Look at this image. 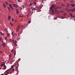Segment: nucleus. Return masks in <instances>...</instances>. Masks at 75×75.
<instances>
[{
  "label": "nucleus",
  "instance_id": "obj_1",
  "mask_svg": "<svg viewBox=\"0 0 75 75\" xmlns=\"http://www.w3.org/2000/svg\"><path fill=\"white\" fill-rule=\"evenodd\" d=\"M55 5H53L52 6L50 7V10H52L53 9L52 8H53V7H55Z\"/></svg>",
  "mask_w": 75,
  "mask_h": 75
},
{
  "label": "nucleus",
  "instance_id": "obj_2",
  "mask_svg": "<svg viewBox=\"0 0 75 75\" xmlns=\"http://www.w3.org/2000/svg\"><path fill=\"white\" fill-rule=\"evenodd\" d=\"M71 6L72 7H74L75 6V4H74L73 3L71 4Z\"/></svg>",
  "mask_w": 75,
  "mask_h": 75
},
{
  "label": "nucleus",
  "instance_id": "obj_3",
  "mask_svg": "<svg viewBox=\"0 0 75 75\" xmlns=\"http://www.w3.org/2000/svg\"><path fill=\"white\" fill-rule=\"evenodd\" d=\"M9 6H10V7H11V8H12V10H13V6H12V5H11V4H10Z\"/></svg>",
  "mask_w": 75,
  "mask_h": 75
},
{
  "label": "nucleus",
  "instance_id": "obj_4",
  "mask_svg": "<svg viewBox=\"0 0 75 75\" xmlns=\"http://www.w3.org/2000/svg\"><path fill=\"white\" fill-rule=\"evenodd\" d=\"M5 45H6V42H5V43L2 44V45L4 47H5Z\"/></svg>",
  "mask_w": 75,
  "mask_h": 75
},
{
  "label": "nucleus",
  "instance_id": "obj_5",
  "mask_svg": "<svg viewBox=\"0 0 75 75\" xmlns=\"http://www.w3.org/2000/svg\"><path fill=\"white\" fill-rule=\"evenodd\" d=\"M70 6V4L69 3H67V7H69V6Z\"/></svg>",
  "mask_w": 75,
  "mask_h": 75
},
{
  "label": "nucleus",
  "instance_id": "obj_6",
  "mask_svg": "<svg viewBox=\"0 0 75 75\" xmlns=\"http://www.w3.org/2000/svg\"><path fill=\"white\" fill-rule=\"evenodd\" d=\"M17 29H19V30H20V26H18L17 28Z\"/></svg>",
  "mask_w": 75,
  "mask_h": 75
},
{
  "label": "nucleus",
  "instance_id": "obj_7",
  "mask_svg": "<svg viewBox=\"0 0 75 75\" xmlns=\"http://www.w3.org/2000/svg\"><path fill=\"white\" fill-rule=\"evenodd\" d=\"M10 19H11V16H8V19L10 20Z\"/></svg>",
  "mask_w": 75,
  "mask_h": 75
},
{
  "label": "nucleus",
  "instance_id": "obj_8",
  "mask_svg": "<svg viewBox=\"0 0 75 75\" xmlns=\"http://www.w3.org/2000/svg\"><path fill=\"white\" fill-rule=\"evenodd\" d=\"M14 7H17V5L16 4H14Z\"/></svg>",
  "mask_w": 75,
  "mask_h": 75
},
{
  "label": "nucleus",
  "instance_id": "obj_9",
  "mask_svg": "<svg viewBox=\"0 0 75 75\" xmlns=\"http://www.w3.org/2000/svg\"><path fill=\"white\" fill-rule=\"evenodd\" d=\"M18 66H17L16 67L15 69H17V70H18Z\"/></svg>",
  "mask_w": 75,
  "mask_h": 75
},
{
  "label": "nucleus",
  "instance_id": "obj_10",
  "mask_svg": "<svg viewBox=\"0 0 75 75\" xmlns=\"http://www.w3.org/2000/svg\"><path fill=\"white\" fill-rule=\"evenodd\" d=\"M14 67V66H13L11 68H10V70H11V69H12Z\"/></svg>",
  "mask_w": 75,
  "mask_h": 75
},
{
  "label": "nucleus",
  "instance_id": "obj_11",
  "mask_svg": "<svg viewBox=\"0 0 75 75\" xmlns=\"http://www.w3.org/2000/svg\"><path fill=\"white\" fill-rule=\"evenodd\" d=\"M16 12L17 13H19V12L18 11V10L17 9H16Z\"/></svg>",
  "mask_w": 75,
  "mask_h": 75
},
{
  "label": "nucleus",
  "instance_id": "obj_12",
  "mask_svg": "<svg viewBox=\"0 0 75 75\" xmlns=\"http://www.w3.org/2000/svg\"><path fill=\"white\" fill-rule=\"evenodd\" d=\"M4 68L5 69H6V65H5V64H4Z\"/></svg>",
  "mask_w": 75,
  "mask_h": 75
},
{
  "label": "nucleus",
  "instance_id": "obj_13",
  "mask_svg": "<svg viewBox=\"0 0 75 75\" xmlns=\"http://www.w3.org/2000/svg\"><path fill=\"white\" fill-rule=\"evenodd\" d=\"M69 15H70V16H71L72 17V13H69Z\"/></svg>",
  "mask_w": 75,
  "mask_h": 75
},
{
  "label": "nucleus",
  "instance_id": "obj_14",
  "mask_svg": "<svg viewBox=\"0 0 75 75\" xmlns=\"http://www.w3.org/2000/svg\"><path fill=\"white\" fill-rule=\"evenodd\" d=\"M16 32H18L19 31V29H17V28H16Z\"/></svg>",
  "mask_w": 75,
  "mask_h": 75
},
{
  "label": "nucleus",
  "instance_id": "obj_15",
  "mask_svg": "<svg viewBox=\"0 0 75 75\" xmlns=\"http://www.w3.org/2000/svg\"><path fill=\"white\" fill-rule=\"evenodd\" d=\"M0 34L2 35H4V34L2 32H0Z\"/></svg>",
  "mask_w": 75,
  "mask_h": 75
},
{
  "label": "nucleus",
  "instance_id": "obj_16",
  "mask_svg": "<svg viewBox=\"0 0 75 75\" xmlns=\"http://www.w3.org/2000/svg\"><path fill=\"white\" fill-rule=\"evenodd\" d=\"M14 70H15V69H12V72H14Z\"/></svg>",
  "mask_w": 75,
  "mask_h": 75
},
{
  "label": "nucleus",
  "instance_id": "obj_17",
  "mask_svg": "<svg viewBox=\"0 0 75 75\" xmlns=\"http://www.w3.org/2000/svg\"><path fill=\"white\" fill-rule=\"evenodd\" d=\"M71 11H75V9H71Z\"/></svg>",
  "mask_w": 75,
  "mask_h": 75
},
{
  "label": "nucleus",
  "instance_id": "obj_18",
  "mask_svg": "<svg viewBox=\"0 0 75 75\" xmlns=\"http://www.w3.org/2000/svg\"><path fill=\"white\" fill-rule=\"evenodd\" d=\"M58 8V6L56 7L55 8H54V10H56V9H57V8Z\"/></svg>",
  "mask_w": 75,
  "mask_h": 75
},
{
  "label": "nucleus",
  "instance_id": "obj_19",
  "mask_svg": "<svg viewBox=\"0 0 75 75\" xmlns=\"http://www.w3.org/2000/svg\"><path fill=\"white\" fill-rule=\"evenodd\" d=\"M10 25H12V27H13V24H12V23H10Z\"/></svg>",
  "mask_w": 75,
  "mask_h": 75
},
{
  "label": "nucleus",
  "instance_id": "obj_20",
  "mask_svg": "<svg viewBox=\"0 0 75 75\" xmlns=\"http://www.w3.org/2000/svg\"><path fill=\"white\" fill-rule=\"evenodd\" d=\"M5 65L4 64H2L1 65V66L2 67H3V65Z\"/></svg>",
  "mask_w": 75,
  "mask_h": 75
},
{
  "label": "nucleus",
  "instance_id": "obj_21",
  "mask_svg": "<svg viewBox=\"0 0 75 75\" xmlns=\"http://www.w3.org/2000/svg\"><path fill=\"white\" fill-rule=\"evenodd\" d=\"M29 3H30L29 5H30V6H31V5H32V4L31 3V2H30Z\"/></svg>",
  "mask_w": 75,
  "mask_h": 75
},
{
  "label": "nucleus",
  "instance_id": "obj_22",
  "mask_svg": "<svg viewBox=\"0 0 75 75\" xmlns=\"http://www.w3.org/2000/svg\"><path fill=\"white\" fill-rule=\"evenodd\" d=\"M8 9L9 11H10V8L9 7H8Z\"/></svg>",
  "mask_w": 75,
  "mask_h": 75
},
{
  "label": "nucleus",
  "instance_id": "obj_23",
  "mask_svg": "<svg viewBox=\"0 0 75 75\" xmlns=\"http://www.w3.org/2000/svg\"><path fill=\"white\" fill-rule=\"evenodd\" d=\"M3 6L4 7H6V5H5V4H3Z\"/></svg>",
  "mask_w": 75,
  "mask_h": 75
},
{
  "label": "nucleus",
  "instance_id": "obj_24",
  "mask_svg": "<svg viewBox=\"0 0 75 75\" xmlns=\"http://www.w3.org/2000/svg\"><path fill=\"white\" fill-rule=\"evenodd\" d=\"M15 42V43H17V42L16 40H15L14 42Z\"/></svg>",
  "mask_w": 75,
  "mask_h": 75
},
{
  "label": "nucleus",
  "instance_id": "obj_25",
  "mask_svg": "<svg viewBox=\"0 0 75 75\" xmlns=\"http://www.w3.org/2000/svg\"><path fill=\"white\" fill-rule=\"evenodd\" d=\"M9 41L10 42H11V41H12V40H11V39H9Z\"/></svg>",
  "mask_w": 75,
  "mask_h": 75
},
{
  "label": "nucleus",
  "instance_id": "obj_26",
  "mask_svg": "<svg viewBox=\"0 0 75 75\" xmlns=\"http://www.w3.org/2000/svg\"><path fill=\"white\" fill-rule=\"evenodd\" d=\"M62 18H61L62 19H64V18H65V17H62Z\"/></svg>",
  "mask_w": 75,
  "mask_h": 75
},
{
  "label": "nucleus",
  "instance_id": "obj_27",
  "mask_svg": "<svg viewBox=\"0 0 75 75\" xmlns=\"http://www.w3.org/2000/svg\"><path fill=\"white\" fill-rule=\"evenodd\" d=\"M61 12H62V13H64V11H61L60 12V13H61Z\"/></svg>",
  "mask_w": 75,
  "mask_h": 75
},
{
  "label": "nucleus",
  "instance_id": "obj_28",
  "mask_svg": "<svg viewBox=\"0 0 75 75\" xmlns=\"http://www.w3.org/2000/svg\"><path fill=\"white\" fill-rule=\"evenodd\" d=\"M21 6L23 7V8H24L25 7L24 6V5H21Z\"/></svg>",
  "mask_w": 75,
  "mask_h": 75
},
{
  "label": "nucleus",
  "instance_id": "obj_29",
  "mask_svg": "<svg viewBox=\"0 0 75 75\" xmlns=\"http://www.w3.org/2000/svg\"><path fill=\"white\" fill-rule=\"evenodd\" d=\"M12 21H14V19H13V18H12Z\"/></svg>",
  "mask_w": 75,
  "mask_h": 75
},
{
  "label": "nucleus",
  "instance_id": "obj_30",
  "mask_svg": "<svg viewBox=\"0 0 75 75\" xmlns=\"http://www.w3.org/2000/svg\"><path fill=\"white\" fill-rule=\"evenodd\" d=\"M53 19H54V20H57V18H53Z\"/></svg>",
  "mask_w": 75,
  "mask_h": 75
},
{
  "label": "nucleus",
  "instance_id": "obj_31",
  "mask_svg": "<svg viewBox=\"0 0 75 75\" xmlns=\"http://www.w3.org/2000/svg\"><path fill=\"white\" fill-rule=\"evenodd\" d=\"M33 8V7H32L31 8V9H32V10H33V11H34V9H33V8Z\"/></svg>",
  "mask_w": 75,
  "mask_h": 75
},
{
  "label": "nucleus",
  "instance_id": "obj_32",
  "mask_svg": "<svg viewBox=\"0 0 75 75\" xmlns=\"http://www.w3.org/2000/svg\"><path fill=\"white\" fill-rule=\"evenodd\" d=\"M64 16H66L67 15V14H66V13H64L63 14Z\"/></svg>",
  "mask_w": 75,
  "mask_h": 75
},
{
  "label": "nucleus",
  "instance_id": "obj_33",
  "mask_svg": "<svg viewBox=\"0 0 75 75\" xmlns=\"http://www.w3.org/2000/svg\"><path fill=\"white\" fill-rule=\"evenodd\" d=\"M13 43H14V45H16V46H17V44H16V43H15V42H13Z\"/></svg>",
  "mask_w": 75,
  "mask_h": 75
},
{
  "label": "nucleus",
  "instance_id": "obj_34",
  "mask_svg": "<svg viewBox=\"0 0 75 75\" xmlns=\"http://www.w3.org/2000/svg\"><path fill=\"white\" fill-rule=\"evenodd\" d=\"M16 52H14V55H15H15H16Z\"/></svg>",
  "mask_w": 75,
  "mask_h": 75
},
{
  "label": "nucleus",
  "instance_id": "obj_35",
  "mask_svg": "<svg viewBox=\"0 0 75 75\" xmlns=\"http://www.w3.org/2000/svg\"><path fill=\"white\" fill-rule=\"evenodd\" d=\"M15 35H16V36H17V33H15Z\"/></svg>",
  "mask_w": 75,
  "mask_h": 75
},
{
  "label": "nucleus",
  "instance_id": "obj_36",
  "mask_svg": "<svg viewBox=\"0 0 75 75\" xmlns=\"http://www.w3.org/2000/svg\"><path fill=\"white\" fill-rule=\"evenodd\" d=\"M7 35L8 37H9V34H8V33H7Z\"/></svg>",
  "mask_w": 75,
  "mask_h": 75
},
{
  "label": "nucleus",
  "instance_id": "obj_37",
  "mask_svg": "<svg viewBox=\"0 0 75 75\" xmlns=\"http://www.w3.org/2000/svg\"><path fill=\"white\" fill-rule=\"evenodd\" d=\"M10 71V70H9V69H8V70H6V72H7V71Z\"/></svg>",
  "mask_w": 75,
  "mask_h": 75
},
{
  "label": "nucleus",
  "instance_id": "obj_38",
  "mask_svg": "<svg viewBox=\"0 0 75 75\" xmlns=\"http://www.w3.org/2000/svg\"><path fill=\"white\" fill-rule=\"evenodd\" d=\"M37 10V9H36L35 8H33V10Z\"/></svg>",
  "mask_w": 75,
  "mask_h": 75
},
{
  "label": "nucleus",
  "instance_id": "obj_39",
  "mask_svg": "<svg viewBox=\"0 0 75 75\" xmlns=\"http://www.w3.org/2000/svg\"><path fill=\"white\" fill-rule=\"evenodd\" d=\"M34 4H35V5H36V2H34Z\"/></svg>",
  "mask_w": 75,
  "mask_h": 75
},
{
  "label": "nucleus",
  "instance_id": "obj_40",
  "mask_svg": "<svg viewBox=\"0 0 75 75\" xmlns=\"http://www.w3.org/2000/svg\"><path fill=\"white\" fill-rule=\"evenodd\" d=\"M13 49H12V50H11V52H13Z\"/></svg>",
  "mask_w": 75,
  "mask_h": 75
},
{
  "label": "nucleus",
  "instance_id": "obj_41",
  "mask_svg": "<svg viewBox=\"0 0 75 75\" xmlns=\"http://www.w3.org/2000/svg\"><path fill=\"white\" fill-rule=\"evenodd\" d=\"M12 34L13 36H14V33H13V32H12Z\"/></svg>",
  "mask_w": 75,
  "mask_h": 75
},
{
  "label": "nucleus",
  "instance_id": "obj_42",
  "mask_svg": "<svg viewBox=\"0 0 75 75\" xmlns=\"http://www.w3.org/2000/svg\"><path fill=\"white\" fill-rule=\"evenodd\" d=\"M5 39L6 40H7V37H5Z\"/></svg>",
  "mask_w": 75,
  "mask_h": 75
},
{
  "label": "nucleus",
  "instance_id": "obj_43",
  "mask_svg": "<svg viewBox=\"0 0 75 75\" xmlns=\"http://www.w3.org/2000/svg\"><path fill=\"white\" fill-rule=\"evenodd\" d=\"M18 2H20V0H17Z\"/></svg>",
  "mask_w": 75,
  "mask_h": 75
},
{
  "label": "nucleus",
  "instance_id": "obj_44",
  "mask_svg": "<svg viewBox=\"0 0 75 75\" xmlns=\"http://www.w3.org/2000/svg\"><path fill=\"white\" fill-rule=\"evenodd\" d=\"M69 11H71V10H69Z\"/></svg>",
  "mask_w": 75,
  "mask_h": 75
},
{
  "label": "nucleus",
  "instance_id": "obj_45",
  "mask_svg": "<svg viewBox=\"0 0 75 75\" xmlns=\"http://www.w3.org/2000/svg\"><path fill=\"white\" fill-rule=\"evenodd\" d=\"M30 23H31V21H29L28 23H29V24H30Z\"/></svg>",
  "mask_w": 75,
  "mask_h": 75
},
{
  "label": "nucleus",
  "instance_id": "obj_46",
  "mask_svg": "<svg viewBox=\"0 0 75 75\" xmlns=\"http://www.w3.org/2000/svg\"><path fill=\"white\" fill-rule=\"evenodd\" d=\"M9 57H11V54H10L9 55Z\"/></svg>",
  "mask_w": 75,
  "mask_h": 75
},
{
  "label": "nucleus",
  "instance_id": "obj_47",
  "mask_svg": "<svg viewBox=\"0 0 75 75\" xmlns=\"http://www.w3.org/2000/svg\"><path fill=\"white\" fill-rule=\"evenodd\" d=\"M2 39V38H0V40H1V39Z\"/></svg>",
  "mask_w": 75,
  "mask_h": 75
},
{
  "label": "nucleus",
  "instance_id": "obj_48",
  "mask_svg": "<svg viewBox=\"0 0 75 75\" xmlns=\"http://www.w3.org/2000/svg\"><path fill=\"white\" fill-rule=\"evenodd\" d=\"M5 3L6 4H7L8 5V4L7 3V2H6Z\"/></svg>",
  "mask_w": 75,
  "mask_h": 75
},
{
  "label": "nucleus",
  "instance_id": "obj_49",
  "mask_svg": "<svg viewBox=\"0 0 75 75\" xmlns=\"http://www.w3.org/2000/svg\"><path fill=\"white\" fill-rule=\"evenodd\" d=\"M73 1H70V2H71V3H72L73 2Z\"/></svg>",
  "mask_w": 75,
  "mask_h": 75
},
{
  "label": "nucleus",
  "instance_id": "obj_50",
  "mask_svg": "<svg viewBox=\"0 0 75 75\" xmlns=\"http://www.w3.org/2000/svg\"><path fill=\"white\" fill-rule=\"evenodd\" d=\"M8 73H7L5 74V75H8Z\"/></svg>",
  "mask_w": 75,
  "mask_h": 75
},
{
  "label": "nucleus",
  "instance_id": "obj_51",
  "mask_svg": "<svg viewBox=\"0 0 75 75\" xmlns=\"http://www.w3.org/2000/svg\"><path fill=\"white\" fill-rule=\"evenodd\" d=\"M54 14V13H52V15H53V14Z\"/></svg>",
  "mask_w": 75,
  "mask_h": 75
},
{
  "label": "nucleus",
  "instance_id": "obj_52",
  "mask_svg": "<svg viewBox=\"0 0 75 75\" xmlns=\"http://www.w3.org/2000/svg\"><path fill=\"white\" fill-rule=\"evenodd\" d=\"M4 30H5V31H6V30H6V28H4Z\"/></svg>",
  "mask_w": 75,
  "mask_h": 75
},
{
  "label": "nucleus",
  "instance_id": "obj_53",
  "mask_svg": "<svg viewBox=\"0 0 75 75\" xmlns=\"http://www.w3.org/2000/svg\"><path fill=\"white\" fill-rule=\"evenodd\" d=\"M19 17H21V15H20Z\"/></svg>",
  "mask_w": 75,
  "mask_h": 75
},
{
  "label": "nucleus",
  "instance_id": "obj_54",
  "mask_svg": "<svg viewBox=\"0 0 75 75\" xmlns=\"http://www.w3.org/2000/svg\"><path fill=\"white\" fill-rule=\"evenodd\" d=\"M6 32H7V33H8V31H7V30H6Z\"/></svg>",
  "mask_w": 75,
  "mask_h": 75
},
{
  "label": "nucleus",
  "instance_id": "obj_55",
  "mask_svg": "<svg viewBox=\"0 0 75 75\" xmlns=\"http://www.w3.org/2000/svg\"><path fill=\"white\" fill-rule=\"evenodd\" d=\"M61 6H63V4H62Z\"/></svg>",
  "mask_w": 75,
  "mask_h": 75
},
{
  "label": "nucleus",
  "instance_id": "obj_56",
  "mask_svg": "<svg viewBox=\"0 0 75 75\" xmlns=\"http://www.w3.org/2000/svg\"><path fill=\"white\" fill-rule=\"evenodd\" d=\"M52 12L54 13V11L52 10Z\"/></svg>",
  "mask_w": 75,
  "mask_h": 75
},
{
  "label": "nucleus",
  "instance_id": "obj_57",
  "mask_svg": "<svg viewBox=\"0 0 75 75\" xmlns=\"http://www.w3.org/2000/svg\"><path fill=\"white\" fill-rule=\"evenodd\" d=\"M12 41H13V42H14V40H13V39L12 40Z\"/></svg>",
  "mask_w": 75,
  "mask_h": 75
},
{
  "label": "nucleus",
  "instance_id": "obj_58",
  "mask_svg": "<svg viewBox=\"0 0 75 75\" xmlns=\"http://www.w3.org/2000/svg\"><path fill=\"white\" fill-rule=\"evenodd\" d=\"M22 28H23V25H22Z\"/></svg>",
  "mask_w": 75,
  "mask_h": 75
},
{
  "label": "nucleus",
  "instance_id": "obj_59",
  "mask_svg": "<svg viewBox=\"0 0 75 75\" xmlns=\"http://www.w3.org/2000/svg\"><path fill=\"white\" fill-rule=\"evenodd\" d=\"M57 11H57V10H56L55 11H56V12H57Z\"/></svg>",
  "mask_w": 75,
  "mask_h": 75
},
{
  "label": "nucleus",
  "instance_id": "obj_60",
  "mask_svg": "<svg viewBox=\"0 0 75 75\" xmlns=\"http://www.w3.org/2000/svg\"><path fill=\"white\" fill-rule=\"evenodd\" d=\"M11 57H9V59H10V58H11Z\"/></svg>",
  "mask_w": 75,
  "mask_h": 75
},
{
  "label": "nucleus",
  "instance_id": "obj_61",
  "mask_svg": "<svg viewBox=\"0 0 75 75\" xmlns=\"http://www.w3.org/2000/svg\"><path fill=\"white\" fill-rule=\"evenodd\" d=\"M7 73H8V74H9V72H7Z\"/></svg>",
  "mask_w": 75,
  "mask_h": 75
},
{
  "label": "nucleus",
  "instance_id": "obj_62",
  "mask_svg": "<svg viewBox=\"0 0 75 75\" xmlns=\"http://www.w3.org/2000/svg\"><path fill=\"white\" fill-rule=\"evenodd\" d=\"M74 16H72V17L74 18Z\"/></svg>",
  "mask_w": 75,
  "mask_h": 75
},
{
  "label": "nucleus",
  "instance_id": "obj_63",
  "mask_svg": "<svg viewBox=\"0 0 75 75\" xmlns=\"http://www.w3.org/2000/svg\"><path fill=\"white\" fill-rule=\"evenodd\" d=\"M9 74H11V72H10L9 73Z\"/></svg>",
  "mask_w": 75,
  "mask_h": 75
},
{
  "label": "nucleus",
  "instance_id": "obj_64",
  "mask_svg": "<svg viewBox=\"0 0 75 75\" xmlns=\"http://www.w3.org/2000/svg\"><path fill=\"white\" fill-rule=\"evenodd\" d=\"M74 9H75V7H74Z\"/></svg>",
  "mask_w": 75,
  "mask_h": 75
}]
</instances>
